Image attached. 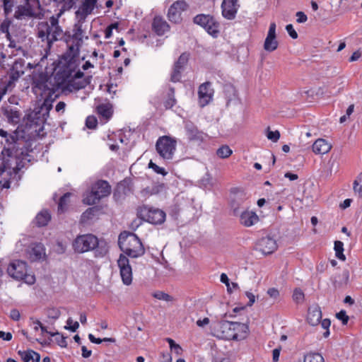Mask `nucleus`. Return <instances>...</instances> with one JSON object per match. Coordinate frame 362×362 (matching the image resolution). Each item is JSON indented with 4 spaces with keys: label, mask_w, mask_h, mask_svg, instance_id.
I'll use <instances>...</instances> for the list:
<instances>
[{
    "label": "nucleus",
    "mask_w": 362,
    "mask_h": 362,
    "mask_svg": "<svg viewBox=\"0 0 362 362\" xmlns=\"http://www.w3.org/2000/svg\"><path fill=\"white\" fill-rule=\"evenodd\" d=\"M31 136L26 132V129L18 127L7 139L2 154L16 160L24 159L28 156V141Z\"/></svg>",
    "instance_id": "1"
},
{
    "label": "nucleus",
    "mask_w": 362,
    "mask_h": 362,
    "mask_svg": "<svg viewBox=\"0 0 362 362\" xmlns=\"http://www.w3.org/2000/svg\"><path fill=\"white\" fill-rule=\"evenodd\" d=\"M54 99L50 98L44 99L40 106L35 107L26 115L24 119V125L19 126L26 129V132L34 136L38 135L42 129V125L49 117V111L52 109Z\"/></svg>",
    "instance_id": "2"
},
{
    "label": "nucleus",
    "mask_w": 362,
    "mask_h": 362,
    "mask_svg": "<svg viewBox=\"0 0 362 362\" xmlns=\"http://www.w3.org/2000/svg\"><path fill=\"white\" fill-rule=\"evenodd\" d=\"M214 335L220 339L238 341L247 337L249 327L245 323L222 320L214 324Z\"/></svg>",
    "instance_id": "3"
},
{
    "label": "nucleus",
    "mask_w": 362,
    "mask_h": 362,
    "mask_svg": "<svg viewBox=\"0 0 362 362\" xmlns=\"http://www.w3.org/2000/svg\"><path fill=\"white\" fill-rule=\"evenodd\" d=\"M73 247L78 253L94 250L97 257L105 256L108 251L107 243L93 234L78 235L73 242Z\"/></svg>",
    "instance_id": "4"
},
{
    "label": "nucleus",
    "mask_w": 362,
    "mask_h": 362,
    "mask_svg": "<svg viewBox=\"0 0 362 362\" xmlns=\"http://www.w3.org/2000/svg\"><path fill=\"white\" fill-rule=\"evenodd\" d=\"M118 244L121 250L132 258L141 257L145 252L140 239L133 233L126 231L121 233L119 235Z\"/></svg>",
    "instance_id": "5"
},
{
    "label": "nucleus",
    "mask_w": 362,
    "mask_h": 362,
    "mask_svg": "<svg viewBox=\"0 0 362 362\" xmlns=\"http://www.w3.org/2000/svg\"><path fill=\"white\" fill-rule=\"evenodd\" d=\"M32 88L35 95H45V99L50 98L54 100L58 96L55 94L57 87L52 83L51 78L42 73L33 77Z\"/></svg>",
    "instance_id": "6"
},
{
    "label": "nucleus",
    "mask_w": 362,
    "mask_h": 362,
    "mask_svg": "<svg viewBox=\"0 0 362 362\" xmlns=\"http://www.w3.org/2000/svg\"><path fill=\"white\" fill-rule=\"evenodd\" d=\"M136 213L139 218L154 225L162 224L165 220V213L163 210L148 205L139 206Z\"/></svg>",
    "instance_id": "7"
},
{
    "label": "nucleus",
    "mask_w": 362,
    "mask_h": 362,
    "mask_svg": "<svg viewBox=\"0 0 362 362\" xmlns=\"http://www.w3.org/2000/svg\"><path fill=\"white\" fill-rule=\"evenodd\" d=\"M111 192V187L107 181L99 180L95 182L83 198V202L88 205H93L98 203L101 199L107 197Z\"/></svg>",
    "instance_id": "8"
},
{
    "label": "nucleus",
    "mask_w": 362,
    "mask_h": 362,
    "mask_svg": "<svg viewBox=\"0 0 362 362\" xmlns=\"http://www.w3.org/2000/svg\"><path fill=\"white\" fill-rule=\"evenodd\" d=\"M177 140L170 136H160L156 144L159 156L165 160H172L176 150Z\"/></svg>",
    "instance_id": "9"
},
{
    "label": "nucleus",
    "mask_w": 362,
    "mask_h": 362,
    "mask_svg": "<svg viewBox=\"0 0 362 362\" xmlns=\"http://www.w3.org/2000/svg\"><path fill=\"white\" fill-rule=\"evenodd\" d=\"M21 167L17 163L15 168H11L8 160H3L0 164V189L10 187V182L13 177H15L20 170Z\"/></svg>",
    "instance_id": "10"
},
{
    "label": "nucleus",
    "mask_w": 362,
    "mask_h": 362,
    "mask_svg": "<svg viewBox=\"0 0 362 362\" xmlns=\"http://www.w3.org/2000/svg\"><path fill=\"white\" fill-rule=\"evenodd\" d=\"M193 22L203 27L209 34L214 37H216L219 32V23L210 15H197L194 18Z\"/></svg>",
    "instance_id": "11"
},
{
    "label": "nucleus",
    "mask_w": 362,
    "mask_h": 362,
    "mask_svg": "<svg viewBox=\"0 0 362 362\" xmlns=\"http://www.w3.org/2000/svg\"><path fill=\"white\" fill-rule=\"evenodd\" d=\"M8 274L16 280H23L27 273V264L21 260H14L7 268Z\"/></svg>",
    "instance_id": "12"
},
{
    "label": "nucleus",
    "mask_w": 362,
    "mask_h": 362,
    "mask_svg": "<svg viewBox=\"0 0 362 362\" xmlns=\"http://www.w3.org/2000/svg\"><path fill=\"white\" fill-rule=\"evenodd\" d=\"M117 264L123 283L125 285H130L132 281V271L128 258L124 255H120Z\"/></svg>",
    "instance_id": "13"
},
{
    "label": "nucleus",
    "mask_w": 362,
    "mask_h": 362,
    "mask_svg": "<svg viewBox=\"0 0 362 362\" xmlns=\"http://www.w3.org/2000/svg\"><path fill=\"white\" fill-rule=\"evenodd\" d=\"M214 90L211 88V83L206 81L201 84L198 90L199 105L204 107L212 100Z\"/></svg>",
    "instance_id": "14"
},
{
    "label": "nucleus",
    "mask_w": 362,
    "mask_h": 362,
    "mask_svg": "<svg viewBox=\"0 0 362 362\" xmlns=\"http://www.w3.org/2000/svg\"><path fill=\"white\" fill-rule=\"evenodd\" d=\"M187 4L184 0L174 2L168 9V17L171 22L177 23L180 20L181 12L187 8Z\"/></svg>",
    "instance_id": "15"
},
{
    "label": "nucleus",
    "mask_w": 362,
    "mask_h": 362,
    "mask_svg": "<svg viewBox=\"0 0 362 362\" xmlns=\"http://www.w3.org/2000/svg\"><path fill=\"white\" fill-rule=\"evenodd\" d=\"M276 240L270 237L266 236L259 239L257 243V248L264 255H270L277 249Z\"/></svg>",
    "instance_id": "16"
},
{
    "label": "nucleus",
    "mask_w": 362,
    "mask_h": 362,
    "mask_svg": "<svg viewBox=\"0 0 362 362\" xmlns=\"http://www.w3.org/2000/svg\"><path fill=\"white\" fill-rule=\"evenodd\" d=\"M276 28L275 23H270L269 31L264 42V49L267 52H272L278 47L279 42L276 40Z\"/></svg>",
    "instance_id": "17"
},
{
    "label": "nucleus",
    "mask_w": 362,
    "mask_h": 362,
    "mask_svg": "<svg viewBox=\"0 0 362 362\" xmlns=\"http://www.w3.org/2000/svg\"><path fill=\"white\" fill-rule=\"evenodd\" d=\"M238 0H223L221 4L222 15L224 18L232 20L235 17L238 10Z\"/></svg>",
    "instance_id": "18"
},
{
    "label": "nucleus",
    "mask_w": 362,
    "mask_h": 362,
    "mask_svg": "<svg viewBox=\"0 0 362 362\" xmlns=\"http://www.w3.org/2000/svg\"><path fill=\"white\" fill-rule=\"evenodd\" d=\"M76 67V62L74 61H64V65L62 67H60L59 71L57 72V76L59 78L62 79L63 82L69 81L70 78H72L73 74L75 72V69Z\"/></svg>",
    "instance_id": "19"
},
{
    "label": "nucleus",
    "mask_w": 362,
    "mask_h": 362,
    "mask_svg": "<svg viewBox=\"0 0 362 362\" xmlns=\"http://www.w3.org/2000/svg\"><path fill=\"white\" fill-rule=\"evenodd\" d=\"M98 0H83L79 8L76 11V16L81 20H85L96 6Z\"/></svg>",
    "instance_id": "20"
},
{
    "label": "nucleus",
    "mask_w": 362,
    "mask_h": 362,
    "mask_svg": "<svg viewBox=\"0 0 362 362\" xmlns=\"http://www.w3.org/2000/svg\"><path fill=\"white\" fill-rule=\"evenodd\" d=\"M25 61L22 59L16 60L9 71V83H13L16 81L24 74Z\"/></svg>",
    "instance_id": "21"
},
{
    "label": "nucleus",
    "mask_w": 362,
    "mask_h": 362,
    "mask_svg": "<svg viewBox=\"0 0 362 362\" xmlns=\"http://www.w3.org/2000/svg\"><path fill=\"white\" fill-rule=\"evenodd\" d=\"M185 131L189 141L201 142L204 140V133L200 132L193 123L187 122Z\"/></svg>",
    "instance_id": "22"
},
{
    "label": "nucleus",
    "mask_w": 362,
    "mask_h": 362,
    "mask_svg": "<svg viewBox=\"0 0 362 362\" xmlns=\"http://www.w3.org/2000/svg\"><path fill=\"white\" fill-rule=\"evenodd\" d=\"M322 319V311L317 305H313L308 308L307 320L312 326L317 325Z\"/></svg>",
    "instance_id": "23"
},
{
    "label": "nucleus",
    "mask_w": 362,
    "mask_h": 362,
    "mask_svg": "<svg viewBox=\"0 0 362 362\" xmlns=\"http://www.w3.org/2000/svg\"><path fill=\"white\" fill-rule=\"evenodd\" d=\"M153 30L159 36L163 35L170 29L168 23L160 16H156L152 23Z\"/></svg>",
    "instance_id": "24"
},
{
    "label": "nucleus",
    "mask_w": 362,
    "mask_h": 362,
    "mask_svg": "<svg viewBox=\"0 0 362 362\" xmlns=\"http://www.w3.org/2000/svg\"><path fill=\"white\" fill-rule=\"evenodd\" d=\"M239 215L240 223L246 227L254 225L259 220L258 216L253 211H245Z\"/></svg>",
    "instance_id": "25"
},
{
    "label": "nucleus",
    "mask_w": 362,
    "mask_h": 362,
    "mask_svg": "<svg viewBox=\"0 0 362 362\" xmlns=\"http://www.w3.org/2000/svg\"><path fill=\"white\" fill-rule=\"evenodd\" d=\"M331 148L332 145L324 139H318L313 144V151L315 154L327 153Z\"/></svg>",
    "instance_id": "26"
},
{
    "label": "nucleus",
    "mask_w": 362,
    "mask_h": 362,
    "mask_svg": "<svg viewBox=\"0 0 362 362\" xmlns=\"http://www.w3.org/2000/svg\"><path fill=\"white\" fill-rule=\"evenodd\" d=\"M14 17L18 20H21L25 17H35V13L32 8L31 6L28 5H20L17 7Z\"/></svg>",
    "instance_id": "27"
},
{
    "label": "nucleus",
    "mask_w": 362,
    "mask_h": 362,
    "mask_svg": "<svg viewBox=\"0 0 362 362\" xmlns=\"http://www.w3.org/2000/svg\"><path fill=\"white\" fill-rule=\"evenodd\" d=\"M117 190L124 194H128L133 190V182L131 177H126L118 183Z\"/></svg>",
    "instance_id": "28"
},
{
    "label": "nucleus",
    "mask_w": 362,
    "mask_h": 362,
    "mask_svg": "<svg viewBox=\"0 0 362 362\" xmlns=\"http://www.w3.org/2000/svg\"><path fill=\"white\" fill-rule=\"evenodd\" d=\"M78 55V47L77 45H69V49L66 53L63 55V59L65 62H76V58Z\"/></svg>",
    "instance_id": "29"
},
{
    "label": "nucleus",
    "mask_w": 362,
    "mask_h": 362,
    "mask_svg": "<svg viewBox=\"0 0 362 362\" xmlns=\"http://www.w3.org/2000/svg\"><path fill=\"white\" fill-rule=\"evenodd\" d=\"M3 114L10 123L17 124L20 121L21 114L17 110H14L11 108H6L4 110Z\"/></svg>",
    "instance_id": "30"
},
{
    "label": "nucleus",
    "mask_w": 362,
    "mask_h": 362,
    "mask_svg": "<svg viewBox=\"0 0 362 362\" xmlns=\"http://www.w3.org/2000/svg\"><path fill=\"white\" fill-rule=\"evenodd\" d=\"M51 219V216L47 211H42L35 217V222L37 226L42 227L47 225Z\"/></svg>",
    "instance_id": "31"
},
{
    "label": "nucleus",
    "mask_w": 362,
    "mask_h": 362,
    "mask_svg": "<svg viewBox=\"0 0 362 362\" xmlns=\"http://www.w3.org/2000/svg\"><path fill=\"white\" fill-rule=\"evenodd\" d=\"M97 112L105 121L109 120L112 115L111 107L105 104L98 105Z\"/></svg>",
    "instance_id": "32"
},
{
    "label": "nucleus",
    "mask_w": 362,
    "mask_h": 362,
    "mask_svg": "<svg viewBox=\"0 0 362 362\" xmlns=\"http://www.w3.org/2000/svg\"><path fill=\"white\" fill-rule=\"evenodd\" d=\"M47 29L49 31V42L53 43L55 41H57L62 38L63 37V30L60 26L54 27L52 28H49V24L47 23Z\"/></svg>",
    "instance_id": "33"
},
{
    "label": "nucleus",
    "mask_w": 362,
    "mask_h": 362,
    "mask_svg": "<svg viewBox=\"0 0 362 362\" xmlns=\"http://www.w3.org/2000/svg\"><path fill=\"white\" fill-rule=\"evenodd\" d=\"M43 26L45 29H39L37 31V37L41 39L42 42H46L47 44V47L49 49L51 48L52 43L49 42V31L47 29V23H43Z\"/></svg>",
    "instance_id": "34"
},
{
    "label": "nucleus",
    "mask_w": 362,
    "mask_h": 362,
    "mask_svg": "<svg viewBox=\"0 0 362 362\" xmlns=\"http://www.w3.org/2000/svg\"><path fill=\"white\" fill-rule=\"evenodd\" d=\"M223 93L227 98V104L236 97L235 88L230 84H226L224 86Z\"/></svg>",
    "instance_id": "35"
},
{
    "label": "nucleus",
    "mask_w": 362,
    "mask_h": 362,
    "mask_svg": "<svg viewBox=\"0 0 362 362\" xmlns=\"http://www.w3.org/2000/svg\"><path fill=\"white\" fill-rule=\"evenodd\" d=\"M243 199L238 194L235 195L231 200L230 206L233 214L235 216H238L240 212L239 211Z\"/></svg>",
    "instance_id": "36"
},
{
    "label": "nucleus",
    "mask_w": 362,
    "mask_h": 362,
    "mask_svg": "<svg viewBox=\"0 0 362 362\" xmlns=\"http://www.w3.org/2000/svg\"><path fill=\"white\" fill-rule=\"evenodd\" d=\"M176 103V100L175 98V88L171 87L169 89V92L168 93V98L164 102V106L165 109L172 108Z\"/></svg>",
    "instance_id": "37"
},
{
    "label": "nucleus",
    "mask_w": 362,
    "mask_h": 362,
    "mask_svg": "<svg viewBox=\"0 0 362 362\" xmlns=\"http://www.w3.org/2000/svg\"><path fill=\"white\" fill-rule=\"evenodd\" d=\"M71 194L69 192L65 193L61 198L59 199V202L58 203V211L63 213L68 205V203L69 202V197H71Z\"/></svg>",
    "instance_id": "38"
},
{
    "label": "nucleus",
    "mask_w": 362,
    "mask_h": 362,
    "mask_svg": "<svg viewBox=\"0 0 362 362\" xmlns=\"http://www.w3.org/2000/svg\"><path fill=\"white\" fill-rule=\"evenodd\" d=\"M31 255L35 260L41 259L45 255V250L42 244H37L32 248Z\"/></svg>",
    "instance_id": "39"
},
{
    "label": "nucleus",
    "mask_w": 362,
    "mask_h": 362,
    "mask_svg": "<svg viewBox=\"0 0 362 362\" xmlns=\"http://www.w3.org/2000/svg\"><path fill=\"white\" fill-rule=\"evenodd\" d=\"M334 250L336 253V257L342 261H344L346 259V257L344 255V244L342 242L339 240H336L334 242Z\"/></svg>",
    "instance_id": "40"
},
{
    "label": "nucleus",
    "mask_w": 362,
    "mask_h": 362,
    "mask_svg": "<svg viewBox=\"0 0 362 362\" xmlns=\"http://www.w3.org/2000/svg\"><path fill=\"white\" fill-rule=\"evenodd\" d=\"M303 362H325V360L318 353H309L304 356Z\"/></svg>",
    "instance_id": "41"
},
{
    "label": "nucleus",
    "mask_w": 362,
    "mask_h": 362,
    "mask_svg": "<svg viewBox=\"0 0 362 362\" xmlns=\"http://www.w3.org/2000/svg\"><path fill=\"white\" fill-rule=\"evenodd\" d=\"M354 191L358 194L359 197H362V172L360 173L354 181Z\"/></svg>",
    "instance_id": "42"
},
{
    "label": "nucleus",
    "mask_w": 362,
    "mask_h": 362,
    "mask_svg": "<svg viewBox=\"0 0 362 362\" xmlns=\"http://www.w3.org/2000/svg\"><path fill=\"white\" fill-rule=\"evenodd\" d=\"M232 150L227 145H223L216 151V155L221 158H227L232 154Z\"/></svg>",
    "instance_id": "43"
},
{
    "label": "nucleus",
    "mask_w": 362,
    "mask_h": 362,
    "mask_svg": "<svg viewBox=\"0 0 362 362\" xmlns=\"http://www.w3.org/2000/svg\"><path fill=\"white\" fill-rule=\"evenodd\" d=\"M189 54L187 52L182 53L178 58L177 61L175 63L174 66L184 69L189 61Z\"/></svg>",
    "instance_id": "44"
},
{
    "label": "nucleus",
    "mask_w": 362,
    "mask_h": 362,
    "mask_svg": "<svg viewBox=\"0 0 362 362\" xmlns=\"http://www.w3.org/2000/svg\"><path fill=\"white\" fill-rule=\"evenodd\" d=\"M49 334L52 337H56L55 341L57 343V344L63 348H65L67 346V343L66 340V337H64L62 334H60L59 332H49Z\"/></svg>",
    "instance_id": "45"
},
{
    "label": "nucleus",
    "mask_w": 362,
    "mask_h": 362,
    "mask_svg": "<svg viewBox=\"0 0 362 362\" xmlns=\"http://www.w3.org/2000/svg\"><path fill=\"white\" fill-rule=\"evenodd\" d=\"M98 209L97 207H90L88 208L86 211H84L81 216L82 221H86V220L91 219L94 216L95 212H97Z\"/></svg>",
    "instance_id": "46"
},
{
    "label": "nucleus",
    "mask_w": 362,
    "mask_h": 362,
    "mask_svg": "<svg viewBox=\"0 0 362 362\" xmlns=\"http://www.w3.org/2000/svg\"><path fill=\"white\" fill-rule=\"evenodd\" d=\"M182 70V69L174 66L173 71L170 76V81L174 83L180 81Z\"/></svg>",
    "instance_id": "47"
},
{
    "label": "nucleus",
    "mask_w": 362,
    "mask_h": 362,
    "mask_svg": "<svg viewBox=\"0 0 362 362\" xmlns=\"http://www.w3.org/2000/svg\"><path fill=\"white\" fill-rule=\"evenodd\" d=\"M3 4V8L5 15H8L13 7V0H1Z\"/></svg>",
    "instance_id": "48"
},
{
    "label": "nucleus",
    "mask_w": 362,
    "mask_h": 362,
    "mask_svg": "<svg viewBox=\"0 0 362 362\" xmlns=\"http://www.w3.org/2000/svg\"><path fill=\"white\" fill-rule=\"evenodd\" d=\"M153 296L158 300H163L165 301H173L174 300L173 296L162 291L153 293Z\"/></svg>",
    "instance_id": "49"
},
{
    "label": "nucleus",
    "mask_w": 362,
    "mask_h": 362,
    "mask_svg": "<svg viewBox=\"0 0 362 362\" xmlns=\"http://www.w3.org/2000/svg\"><path fill=\"white\" fill-rule=\"evenodd\" d=\"M46 312H47V317L54 319V320L58 319L61 314L59 310L57 308H48V309H47Z\"/></svg>",
    "instance_id": "50"
},
{
    "label": "nucleus",
    "mask_w": 362,
    "mask_h": 362,
    "mask_svg": "<svg viewBox=\"0 0 362 362\" xmlns=\"http://www.w3.org/2000/svg\"><path fill=\"white\" fill-rule=\"evenodd\" d=\"M267 136L268 139L272 141L273 142H276L280 138V133L277 130H276L274 132L271 131L269 129V127H268Z\"/></svg>",
    "instance_id": "51"
},
{
    "label": "nucleus",
    "mask_w": 362,
    "mask_h": 362,
    "mask_svg": "<svg viewBox=\"0 0 362 362\" xmlns=\"http://www.w3.org/2000/svg\"><path fill=\"white\" fill-rule=\"evenodd\" d=\"M293 299L297 303L302 302L304 299L303 292L300 288H296L293 291Z\"/></svg>",
    "instance_id": "52"
},
{
    "label": "nucleus",
    "mask_w": 362,
    "mask_h": 362,
    "mask_svg": "<svg viewBox=\"0 0 362 362\" xmlns=\"http://www.w3.org/2000/svg\"><path fill=\"white\" fill-rule=\"evenodd\" d=\"M78 0H62V8L64 11H69L71 8H73Z\"/></svg>",
    "instance_id": "53"
},
{
    "label": "nucleus",
    "mask_w": 362,
    "mask_h": 362,
    "mask_svg": "<svg viewBox=\"0 0 362 362\" xmlns=\"http://www.w3.org/2000/svg\"><path fill=\"white\" fill-rule=\"evenodd\" d=\"M98 120L94 116H88L86 120V125L88 129H93L97 127Z\"/></svg>",
    "instance_id": "54"
},
{
    "label": "nucleus",
    "mask_w": 362,
    "mask_h": 362,
    "mask_svg": "<svg viewBox=\"0 0 362 362\" xmlns=\"http://www.w3.org/2000/svg\"><path fill=\"white\" fill-rule=\"evenodd\" d=\"M33 350H28V351H18V354L21 356L22 360L24 362H29L33 358Z\"/></svg>",
    "instance_id": "55"
},
{
    "label": "nucleus",
    "mask_w": 362,
    "mask_h": 362,
    "mask_svg": "<svg viewBox=\"0 0 362 362\" xmlns=\"http://www.w3.org/2000/svg\"><path fill=\"white\" fill-rule=\"evenodd\" d=\"M66 324L67 325L64 327V328L66 329H69V330H71V332H76V329L78 328L79 327V324L78 322H74L73 321V320L69 317L67 321H66Z\"/></svg>",
    "instance_id": "56"
},
{
    "label": "nucleus",
    "mask_w": 362,
    "mask_h": 362,
    "mask_svg": "<svg viewBox=\"0 0 362 362\" xmlns=\"http://www.w3.org/2000/svg\"><path fill=\"white\" fill-rule=\"evenodd\" d=\"M148 167L150 168H152L158 174H161L163 175H165L167 174V172L164 168L159 167L156 163H153L151 160L148 163Z\"/></svg>",
    "instance_id": "57"
},
{
    "label": "nucleus",
    "mask_w": 362,
    "mask_h": 362,
    "mask_svg": "<svg viewBox=\"0 0 362 362\" xmlns=\"http://www.w3.org/2000/svg\"><path fill=\"white\" fill-rule=\"evenodd\" d=\"M62 13V11L59 13L57 15L52 16H51L49 18V23H50V25H49V28H54V27L59 26V18L61 16Z\"/></svg>",
    "instance_id": "58"
},
{
    "label": "nucleus",
    "mask_w": 362,
    "mask_h": 362,
    "mask_svg": "<svg viewBox=\"0 0 362 362\" xmlns=\"http://www.w3.org/2000/svg\"><path fill=\"white\" fill-rule=\"evenodd\" d=\"M75 30L74 33L72 35V37L81 41L82 40V34H83V30L81 28V25H75Z\"/></svg>",
    "instance_id": "59"
},
{
    "label": "nucleus",
    "mask_w": 362,
    "mask_h": 362,
    "mask_svg": "<svg viewBox=\"0 0 362 362\" xmlns=\"http://www.w3.org/2000/svg\"><path fill=\"white\" fill-rule=\"evenodd\" d=\"M336 317L341 320L343 325H346L349 321V316L346 315L344 310H341L339 313H337Z\"/></svg>",
    "instance_id": "60"
},
{
    "label": "nucleus",
    "mask_w": 362,
    "mask_h": 362,
    "mask_svg": "<svg viewBox=\"0 0 362 362\" xmlns=\"http://www.w3.org/2000/svg\"><path fill=\"white\" fill-rule=\"evenodd\" d=\"M11 21L8 19L4 20L1 25H0V30L3 33H6L9 32V27L11 25Z\"/></svg>",
    "instance_id": "61"
},
{
    "label": "nucleus",
    "mask_w": 362,
    "mask_h": 362,
    "mask_svg": "<svg viewBox=\"0 0 362 362\" xmlns=\"http://www.w3.org/2000/svg\"><path fill=\"white\" fill-rule=\"evenodd\" d=\"M221 281L223 284H226V287H227V291L229 293H232V289H231V287H230V281H229V279L228 277V276L223 273L221 274Z\"/></svg>",
    "instance_id": "62"
},
{
    "label": "nucleus",
    "mask_w": 362,
    "mask_h": 362,
    "mask_svg": "<svg viewBox=\"0 0 362 362\" xmlns=\"http://www.w3.org/2000/svg\"><path fill=\"white\" fill-rule=\"evenodd\" d=\"M286 30L288 32V35L293 38H298V33L294 30L293 25L291 24H288L286 26Z\"/></svg>",
    "instance_id": "63"
},
{
    "label": "nucleus",
    "mask_w": 362,
    "mask_h": 362,
    "mask_svg": "<svg viewBox=\"0 0 362 362\" xmlns=\"http://www.w3.org/2000/svg\"><path fill=\"white\" fill-rule=\"evenodd\" d=\"M267 294L274 299H277L279 296V291L275 288H270L267 291Z\"/></svg>",
    "instance_id": "64"
}]
</instances>
